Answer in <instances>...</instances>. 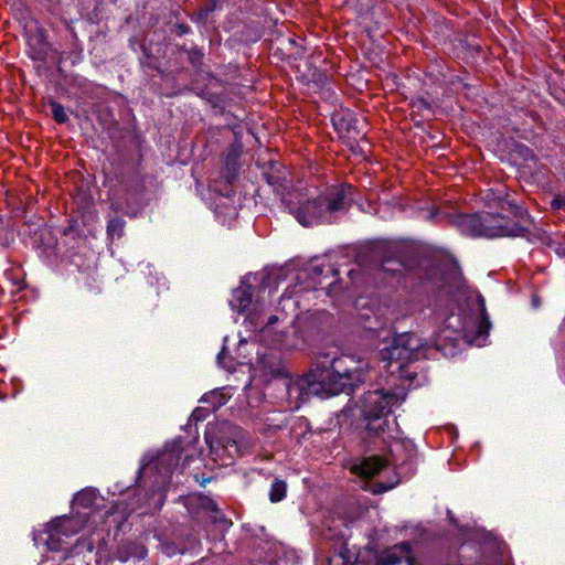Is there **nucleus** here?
<instances>
[{"instance_id": "1", "label": "nucleus", "mask_w": 565, "mask_h": 565, "mask_svg": "<svg viewBox=\"0 0 565 565\" xmlns=\"http://www.w3.org/2000/svg\"><path fill=\"white\" fill-rule=\"evenodd\" d=\"M509 211L515 217L510 218L501 213L477 212L471 214H459L456 217V225L466 235L472 237H525L531 238V230L527 211L514 203H509Z\"/></svg>"}, {"instance_id": "2", "label": "nucleus", "mask_w": 565, "mask_h": 565, "mask_svg": "<svg viewBox=\"0 0 565 565\" xmlns=\"http://www.w3.org/2000/svg\"><path fill=\"white\" fill-rule=\"evenodd\" d=\"M338 360L329 353L317 355L313 366L301 379V388L307 390L308 393L327 396L344 392L350 376L335 369Z\"/></svg>"}, {"instance_id": "3", "label": "nucleus", "mask_w": 565, "mask_h": 565, "mask_svg": "<svg viewBox=\"0 0 565 565\" xmlns=\"http://www.w3.org/2000/svg\"><path fill=\"white\" fill-rule=\"evenodd\" d=\"M429 345L414 332L397 334L388 351L390 360L399 362L398 369H404L408 363L427 358Z\"/></svg>"}, {"instance_id": "4", "label": "nucleus", "mask_w": 565, "mask_h": 565, "mask_svg": "<svg viewBox=\"0 0 565 565\" xmlns=\"http://www.w3.org/2000/svg\"><path fill=\"white\" fill-rule=\"evenodd\" d=\"M404 397L384 388L369 391L362 397V416L388 415L392 407L398 405Z\"/></svg>"}, {"instance_id": "5", "label": "nucleus", "mask_w": 565, "mask_h": 565, "mask_svg": "<svg viewBox=\"0 0 565 565\" xmlns=\"http://www.w3.org/2000/svg\"><path fill=\"white\" fill-rule=\"evenodd\" d=\"M292 215L302 226L306 227L321 223H330L326 213L323 200H321L320 196L300 204L292 211Z\"/></svg>"}, {"instance_id": "6", "label": "nucleus", "mask_w": 565, "mask_h": 565, "mask_svg": "<svg viewBox=\"0 0 565 565\" xmlns=\"http://www.w3.org/2000/svg\"><path fill=\"white\" fill-rule=\"evenodd\" d=\"M352 186L347 183L333 186L323 195H319L323 200L327 216L330 223L333 221V214L349 210L351 206L350 195Z\"/></svg>"}, {"instance_id": "7", "label": "nucleus", "mask_w": 565, "mask_h": 565, "mask_svg": "<svg viewBox=\"0 0 565 565\" xmlns=\"http://www.w3.org/2000/svg\"><path fill=\"white\" fill-rule=\"evenodd\" d=\"M243 153V145L236 138L224 152L223 157V169L222 178L227 183H233L238 175L239 171V158Z\"/></svg>"}, {"instance_id": "8", "label": "nucleus", "mask_w": 565, "mask_h": 565, "mask_svg": "<svg viewBox=\"0 0 565 565\" xmlns=\"http://www.w3.org/2000/svg\"><path fill=\"white\" fill-rule=\"evenodd\" d=\"M412 552L409 542H402L376 553L374 565H399L404 555Z\"/></svg>"}, {"instance_id": "9", "label": "nucleus", "mask_w": 565, "mask_h": 565, "mask_svg": "<svg viewBox=\"0 0 565 565\" xmlns=\"http://www.w3.org/2000/svg\"><path fill=\"white\" fill-rule=\"evenodd\" d=\"M188 507L190 511H193V509L203 510L207 512H213V522L214 523H225L227 522V519L225 515L222 514L221 510L218 509L216 502L212 500L210 497L196 493L192 494L188 499Z\"/></svg>"}, {"instance_id": "10", "label": "nucleus", "mask_w": 565, "mask_h": 565, "mask_svg": "<svg viewBox=\"0 0 565 565\" xmlns=\"http://www.w3.org/2000/svg\"><path fill=\"white\" fill-rule=\"evenodd\" d=\"M330 316L326 311L310 313L303 317L300 323V331L305 338H311L324 331V324Z\"/></svg>"}, {"instance_id": "11", "label": "nucleus", "mask_w": 565, "mask_h": 565, "mask_svg": "<svg viewBox=\"0 0 565 565\" xmlns=\"http://www.w3.org/2000/svg\"><path fill=\"white\" fill-rule=\"evenodd\" d=\"M182 447L179 443L167 445L164 449L158 455L157 463L160 469L166 472H172L180 462Z\"/></svg>"}, {"instance_id": "12", "label": "nucleus", "mask_w": 565, "mask_h": 565, "mask_svg": "<svg viewBox=\"0 0 565 565\" xmlns=\"http://www.w3.org/2000/svg\"><path fill=\"white\" fill-rule=\"evenodd\" d=\"M147 547L137 541H122L116 550V558L120 562H127L130 558L143 559L147 556Z\"/></svg>"}, {"instance_id": "13", "label": "nucleus", "mask_w": 565, "mask_h": 565, "mask_svg": "<svg viewBox=\"0 0 565 565\" xmlns=\"http://www.w3.org/2000/svg\"><path fill=\"white\" fill-rule=\"evenodd\" d=\"M358 556L349 548L347 542L334 545L327 558L328 565H354Z\"/></svg>"}, {"instance_id": "14", "label": "nucleus", "mask_w": 565, "mask_h": 565, "mask_svg": "<svg viewBox=\"0 0 565 565\" xmlns=\"http://www.w3.org/2000/svg\"><path fill=\"white\" fill-rule=\"evenodd\" d=\"M211 451L234 458L239 452L237 441L228 436H214L207 440Z\"/></svg>"}, {"instance_id": "15", "label": "nucleus", "mask_w": 565, "mask_h": 565, "mask_svg": "<svg viewBox=\"0 0 565 565\" xmlns=\"http://www.w3.org/2000/svg\"><path fill=\"white\" fill-rule=\"evenodd\" d=\"M369 437H381L388 429L387 415L362 416Z\"/></svg>"}, {"instance_id": "16", "label": "nucleus", "mask_w": 565, "mask_h": 565, "mask_svg": "<svg viewBox=\"0 0 565 565\" xmlns=\"http://www.w3.org/2000/svg\"><path fill=\"white\" fill-rule=\"evenodd\" d=\"M385 459H383L380 456H372L369 458H365L359 467H356V472L365 478L371 479L374 476H376L384 467H385Z\"/></svg>"}, {"instance_id": "17", "label": "nucleus", "mask_w": 565, "mask_h": 565, "mask_svg": "<svg viewBox=\"0 0 565 565\" xmlns=\"http://www.w3.org/2000/svg\"><path fill=\"white\" fill-rule=\"evenodd\" d=\"M282 166L279 162H269L267 168L263 172V177L266 182L271 185L275 190L282 189L285 185V174L281 171Z\"/></svg>"}, {"instance_id": "18", "label": "nucleus", "mask_w": 565, "mask_h": 565, "mask_svg": "<svg viewBox=\"0 0 565 565\" xmlns=\"http://www.w3.org/2000/svg\"><path fill=\"white\" fill-rule=\"evenodd\" d=\"M358 124L359 120L355 118L342 117L334 125L339 131H344L347 134L348 139L358 142L360 139L365 137V132L359 128Z\"/></svg>"}, {"instance_id": "19", "label": "nucleus", "mask_w": 565, "mask_h": 565, "mask_svg": "<svg viewBox=\"0 0 565 565\" xmlns=\"http://www.w3.org/2000/svg\"><path fill=\"white\" fill-rule=\"evenodd\" d=\"M253 301V292L250 287L247 288H237L233 292V299L231 305L233 309H235L239 313L246 312Z\"/></svg>"}, {"instance_id": "20", "label": "nucleus", "mask_w": 565, "mask_h": 565, "mask_svg": "<svg viewBox=\"0 0 565 565\" xmlns=\"http://www.w3.org/2000/svg\"><path fill=\"white\" fill-rule=\"evenodd\" d=\"M478 306H479V323L477 327V335L478 337H486L489 333V330L491 328V322L489 320V316L487 313L484 299L481 295L477 297Z\"/></svg>"}, {"instance_id": "21", "label": "nucleus", "mask_w": 565, "mask_h": 565, "mask_svg": "<svg viewBox=\"0 0 565 565\" xmlns=\"http://www.w3.org/2000/svg\"><path fill=\"white\" fill-rule=\"evenodd\" d=\"M220 4V0H205V2L198 9L192 20L199 23H205L209 15L214 12Z\"/></svg>"}, {"instance_id": "22", "label": "nucleus", "mask_w": 565, "mask_h": 565, "mask_svg": "<svg viewBox=\"0 0 565 565\" xmlns=\"http://www.w3.org/2000/svg\"><path fill=\"white\" fill-rule=\"evenodd\" d=\"M6 277L11 281L14 290L12 292H18L26 288L25 282V274L20 268H11L6 270Z\"/></svg>"}, {"instance_id": "23", "label": "nucleus", "mask_w": 565, "mask_h": 565, "mask_svg": "<svg viewBox=\"0 0 565 565\" xmlns=\"http://www.w3.org/2000/svg\"><path fill=\"white\" fill-rule=\"evenodd\" d=\"M287 494V483L281 479H275L269 491V500L273 503L280 502Z\"/></svg>"}, {"instance_id": "24", "label": "nucleus", "mask_w": 565, "mask_h": 565, "mask_svg": "<svg viewBox=\"0 0 565 565\" xmlns=\"http://www.w3.org/2000/svg\"><path fill=\"white\" fill-rule=\"evenodd\" d=\"M188 62L198 71L202 70L204 64V53L199 46H192L186 51Z\"/></svg>"}, {"instance_id": "25", "label": "nucleus", "mask_w": 565, "mask_h": 565, "mask_svg": "<svg viewBox=\"0 0 565 565\" xmlns=\"http://www.w3.org/2000/svg\"><path fill=\"white\" fill-rule=\"evenodd\" d=\"M125 221L119 217L115 216L110 218L107 223V234L110 238L117 237L120 238L124 235V228H125Z\"/></svg>"}, {"instance_id": "26", "label": "nucleus", "mask_w": 565, "mask_h": 565, "mask_svg": "<svg viewBox=\"0 0 565 565\" xmlns=\"http://www.w3.org/2000/svg\"><path fill=\"white\" fill-rule=\"evenodd\" d=\"M49 106L51 108V113H52V116H53V119L57 122V124H65L67 120H68V116L63 107L62 104H60L58 102L54 100L53 98H51L49 100Z\"/></svg>"}, {"instance_id": "27", "label": "nucleus", "mask_w": 565, "mask_h": 565, "mask_svg": "<svg viewBox=\"0 0 565 565\" xmlns=\"http://www.w3.org/2000/svg\"><path fill=\"white\" fill-rule=\"evenodd\" d=\"M324 268H326L324 265H322V266H312L311 269H310L311 278L316 279V278L320 277L323 274ZM327 271L330 273L332 277H335V276L339 275V270L337 268H334L330 264L327 265Z\"/></svg>"}, {"instance_id": "28", "label": "nucleus", "mask_w": 565, "mask_h": 565, "mask_svg": "<svg viewBox=\"0 0 565 565\" xmlns=\"http://www.w3.org/2000/svg\"><path fill=\"white\" fill-rule=\"evenodd\" d=\"M551 207L553 210H559L565 207V195L556 194L551 201Z\"/></svg>"}, {"instance_id": "29", "label": "nucleus", "mask_w": 565, "mask_h": 565, "mask_svg": "<svg viewBox=\"0 0 565 565\" xmlns=\"http://www.w3.org/2000/svg\"><path fill=\"white\" fill-rule=\"evenodd\" d=\"M63 235L72 236L73 238H75V236L77 235L75 221H71L68 226L63 230Z\"/></svg>"}, {"instance_id": "30", "label": "nucleus", "mask_w": 565, "mask_h": 565, "mask_svg": "<svg viewBox=\"0 0 565 565\" xmlns=\"http://www.w3.org/2000/svg\"><path fill=\"white\" fill-rule=\"evenodd\" d=\"M174 31L175 33L181 36V35H184V34H188L190 33L191 29L188 24L185 23H177L175 26H174Z\"/></svg>"}, {"instance_id": "31", "label": "nucleus", "mask_w": 565, "mask_h": 565, "mask_svg": "<svg viewBox=\"0 0 565 565\" xmlns=\"http://www.w3.org/2000/svg\"><path fill=\"white\" fill-rule=\"evenodd\" d=\"M132 179H134V182L136 184V188H135L136 192L138 194H141L143 192V190H145V185H143L142 180L140 179V177L138 174H135L132 177Z\"/></svg>"}, {"instance_id": "32", "label": "nucleus", "mask_w": 565, "mask_h": 565, "mask_svg": "<svg viewBox=\"0 0 565 565\" xmlns=\"http://www.w3.org/2000/svg\"><path fill=\"white\" fill-rule=\"evenodd\" d=\"M47 547L51 551H57L58 550V540H55L53 536H51L47 541Z\"/></svg>"}, {"instance_id": "33", "label": "nucleus", "mask_w": 565, "mask_h": 565, "mask_svg": "<svg viewBox=\"0 0 565 565\" xmlns=\"http://www.w3.org/2000/svg\"><path fill=\"white\" fill-rule=\"evenodd\" d=\"M403 559L406 561L407 565H417V561H416L415 556L413 555V551L405 554Z\"/></svg>"}, {"instance_id": "34", "label": "nucleus", "mask_w": 565, "mask_h": 565, "mask_svg": "<svg viewBox=\"0 0 565 565\" xmlns=\"http://www.w3.org/2000/svg\"><path fill=\"white\" fill-rule=\"evenodd\" d=\"M46 57V52L45 51H38L34 53V55H32V58L33 60H36V61H44Z\"/></svg>"}, {"instance_id": "35", "label": "nucleus", "mask_w": 565, "mask_h": 565, "mask_svg": "<svg viewBox=\"0 0 565 565\" xmlns=\"http://www.w3.org/2000/svg\"><path fill=\"white\" fill-rule=\"evenodd\" d=\"M535 237H537L544 244H547V245L551 244V237L548 235H546L545 233H542L541 235H535Z\"/></svg>"}, {"instance_id": "36", "label": "nucleus", "mask_w": 565, "mask_h": 565, "mask_svg": "<svg viewBox=\"0 0 565 565\" xmlns=\"http://www.w3.org/2000/svg\"><path fill=\"white\" fill-rule=\"evenodd\" d=\"M417 103H419L422 106H424L425 108H430V104L423 97H418L417 98Z\"/></svg>"}, {"instance_id": "37", "label": "nucleus", "mask_w": 565, "mask_h": 565, "mask_svg": "<svg viewBox=\"0 0 565 565\" xmlns=\"http://www.w3.org/2000/svg\"><path fill=\"white\" fill-rule=\"evenodd\" d=\"M188 50H189V49H186V47H185V45H177V46H175V53H178V54H180V53H182V52L186 54V51H188Z\"/></svg>"}, {"instance_id": "38", "label": "nucleus", "mask_w": 565, "mask_h": 565, "mask_svg": "<svg viewBox=\"0 0 565 565\" xmlns=\"http://www.w3.org/2000/svg\"><path fill=\"white\" fill-rule=\"evenodd\" d=\"M399 265L404 268H411L412 265H411V262L409 260H401L399 262Z\"/></svg>"}, {"instance_id": "39", "label": "nucleus", "mask_w": 565, "mask_h": 565, "mask_svg": "<svg viewBox=\"0 0 565 565\" xmlns=\"http://www.w3.org/2000/svg\"><path fill=\"white\" fill-rule=\"evenodd\" d=\"M147 66H148V67H150V68H152V70L158 71V72H159V73H161V74L163 73V72H162L158 66H156L153 63H148V64H147Z\"/></svg>"}, {"instance_id": "40", "label": "nucleus", "mask_w": 565, "mask_h": 565, "mask_svg": "<svg viewBox=\"0 0 565 565\" xmlns=\"http://www.w3.org/2000/svg\"><path fill=\"white\" fill-rule=\"evenodd\" d=\"M278 320V318L276 316H271L269 317L268 321H267V324H273L275 323L276 321Z\"/></svg>"}, {"instance_id": "41", "label": "nucleus", "mask_w": 565, "mask_h": 565, "mask_svg": "<svg viewBox=\"0 0 565 565\" xmlns=\"http://www.w3.org/2000/svg\"><path fill=\"white\" fill-rule=\"evenodd\" d=\"M449 521L452 525L458 526V521L454 516H450Z\"/></svg>"}, {"instance_id": "42", "label": "nucleus", "mask_w": 565, "mask_h": 565, "mask_svg": "<svg viewBox=\"0 0 565 565\" xmlns=\"http://www.w3.org/2000/svg\"><path fill=\"white\" fill-rule=\"evenodd\" d=\"M386 263H387V262H384V263H383V265H382L383 270H385V271L392 270L391 268H388V267H386V266H385V264H386Z\"/></svg>"}, {"instance_id": "43", "label": "nucleus", "mask_w": 565, "mask_h": 565, "mask_svg": "<svg viewBox=\"0 0 565 565\" xmlns=\"http://www.w3.org/2000/svg\"><path fill=\"white\" fill-rule=\"evenodd\" d=\"M79 495L81 499H84L87 495V493H81Z\"/></svg>"}, {"instance_id": "44", "label": "nucleus", "mask_w": 565, "mask_h": 565, "mask_svg": "<svg viewBox=\"0 0 565 565\" xmlns=\"http://www.w3.org/2000/svg\"><path fill=\"white\" fill-rule=\"evenodd\" d=\"M181 71H183L182 66L177 70V72H181Z\"/></svg>"}]
</instances>
